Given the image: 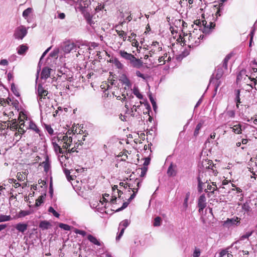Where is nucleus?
<instances>
[{"instance_id":"obj_1","label":"nucleus","mask_w":257,"mask_h":257,"mask_svg":"<svg viewBox=\"0 0 257 257\" xmlns=\"http://www.w3.org/2000/svg\"><path fill=\"white\" fill-rule=\"evenodd\" d=\"M214 166V164L212 161L210 160H203L201 164L202 172H200L198 177V190L199 192H201L204 187H205V184L204 182H206L207 179H203V174L206 170H208L211 167Z\"/></svg>"},{"instance_id":"obj_2","label":"nucleus","mask_w":257,"mask_h":257,"mask_svg":"<svg viewBox=\"0 0 257 257\" xmlns=\"http://www.w3.org/2000/svg\"><path fill=\"white\" fill-rule=\"evenodd\" d=\"M37 93L39 107L41 111L42 112L44 103L49 99V97L47 96L48 92L44 89L41 84H39L37 87Z\"/></svg>"},{"instance_id":"obj_3","label":"nucleus","mask_w":257,"mask_h":257,"mask_svg":"<svg viewBox=\"0 0 257 257\" xmlns=\"http://www.w3.org/2000/svg\"><path fill=\"white\" fill-rule=\"evenodd\" d=\"M57 139L58 142L63 143L62 148L65 149H68L69 148L72 142V138L71 136H68L67 135L64 136H57Z\"/></svg>"},{"instance_id":"obj_4","label":"nucleus","mask_w":257,"mask_h":257,"mask_svg":"<svg viewBox=\"0 0 257 257\" xmlns=\"http://www.w3.org/2000/svg\"><path fill=\"white\" fill-rule=\"evenodd\" d=\"M28 29L24 26H20L15 30L14 37L16 39L22 40L27 34Z\"/></svg>"},{"instance_id":"obj_5","label":"nucleus","mask_w":257,"mask_h":257,"mask_svg":"<svg viewBox=\"0 0 257 257\" xmlns=\"http://www.w3.org/2000/svg\"><path fill=\"white\" fill-rule=\"evenodd\" d=\"M162 44H160L159 42H153L151 47V50L149 52L150 56L152 57L154 54H158V53L162 51Z\"/></svg>"},{"instance_id":"obj_6","label":"nucleus","mask_w":257,"mask_h":257,"mask_svg":"<svg viewBox=\"0 0 257 257\" xmlns=\"http://www.w3.org/2000/svg\"><path fill=\"white\" fill-rule=\"evenodd\" d=\"M240 222V218L235 217L232 218H227L226 220L223 222V225L228 228L230 227L231 226L237 225Z\"/></svg>"},{"instance_id":"obj_7","label":"nucleus","mask_w":257,"mask_h":257,"mask_svg":"<svg viewBox=\"0 0 257 257\" xmlns=\"http://www.w3.org/2000/svg\"><path fill=\"white\" fill-rule=\"evenodd\" d=\"M79 48L77 45L72 42H66L64 43L63 47V50L66 53H69L73 50H77Z\"/></svg>"},{"instance_id":"obj_8","label":"nucleus","mask_w":257,"mask_h":257,"mask_svg":"<svg viewBox=\"0 0 257 257\" xmlns=\"http://www.w3.org/2000/svg\"><path fill=\"white\" fill-rule=\"evenodd\" d=\"M198 206L199 207V212L203 211V210L206 206V197L204 194L201 195L199 197V199H198Z\"/></svg>"},{"instance_id":"obj_9","label":"nucleus","mask_w":257,"mask_h":257,"mask_svg":"<svg viewBox=\"0 0 257 257\" xmlns=\"http://www.w3.org/2000/svg\"><path fill=\"white\" fill-rule=\"evenodd\" d=\"M197 36L194 34L189 33L188 36V40L190 44L189 46H192L193 47L198 46L200 43V40H196Z\"/></svg>"},{"instance_id":"obj_10","label":"nucleus","mask_w":257,"mask_h":257,"mask_svg":"<svg viewBox=\"0 0 257 257\" xmlns=\"http://www.w3.org/2000/svg\"><path fill=\"white\" fill-rule=\"evenodd\" d=\"M130 62L134 67L140 68L143 66V62L139 59L136 58L134 55L131 59Z\"/></svg>"},{"instance_id":"obj_11","label":"nucleus","mask_w":257,"mask_h":257,"mask_svg":"<svg viewBox=\"0 0 257 257\" xmlns=\"http://www.w3.org/2000/svg\"><path fill=\"white\" fill-rule=\"evenodd\" d=\"M171 57L170 56H168V54L166 52L163 56L159 57L158 60L159 65H163L165 64L166 61H171Z\"/></svg>"},{"instance_id":"obj_12","label":"nucleus","mask_w":257,"mask_h":257,"mask_svg":"<svg viewBox=\"0 0 257 257\" xmlns=\"http://www.w3.org/2000/svg\"><path fill=\"white\" fill-rule=\"evenodd\" d=\"M204 173L205 175L208 174L210 176H216L218 174L216 165L214 164L213 167H211L209 169L206 170Z\"/></svg>"},{"instance_id":"obj_13","label":"nucleus","mask_w":257,"mask_h":257,"mask_svg":"<svg viewBox=\"0 0 257 257\" xmlns=\"http://www.w3.org/2000/svg\"><path fill=\"white\" fill-rule=\"evenodd\" d=\"M119 55L123 59L131 61V59L133 57V55L131 53H128L127 52L124 50H120L118 52Z\"/></svg>"},{"instance_id":"obj_14","label":"nucleus","mask_w":257,"mask_h":257,"mask_svg":"<svg viewBox=\"0 0 257 257\" xmlns=\"http://www.w3.org/2000/svg\"><path fill=\"white\" fill-rule=\"evenodd\" d=\"M176 173V165L171 163L168 168L167 174L169 176H175Z\"/></svg>"},{"instance_id":"obj_15","label":"nucleus","mask_w":257,"mask_h":257,"mask_svg":"<svg viewBox=\"0 0 257 257\" xmlns=\"http://www.w3.org/2000/svg\"><path fill=\"white\" fill-rule=\"evenodd\" d=\"M90 4V0H81L79 5V8L80 11L83 12L85 11V9L88 8Z\"/></svg>"},{"instance_id":"obj_16","label":"nucleus","mask_w":257,"mask_h":257,"mask_svg":"<svg viewBox=\"0 0 257 257\" xmlns=\"http://www.w3.org/2000/svg\"><path fill=\"white\" fill-rule=\"evenodd\" d=\"M52 145L55 152L57 154H65L66 151L62 150L60 146L56 142H52Z\"/></svg>"},{"instance_id":"obj_17","label":"nucleus","mask_w":257,"mask_h":257,"mask_svg":"<svg viewBox=\"0 0 257 257\" xmlns=\"http://www.w3.org/2000/svg\"><path fill=\"white\" fill-rule=\"evenodd\" d=\"M28 129V127H26L25 128H24V127L18 126V129L16 131H17V132H16L15 134V137H19V139H20L21 138V136L20 135H22L24 134Z\"/></svg>"},{"instance_id":"obj_18","label":"nucleus","mask_w":257,"mask_h":257,"mask_svg":"<svg viewBox=\"0 0 257 257\" xmlns=\"http://www.w3.org/2000/svg\"><path fill=\"white\" fill-rule=\"evenodd\" d=\"M51 70V69L47 67L44 68L41 74V78L45 79L48 78L50 76Z\"/></svg>"},{"instance_id":"obj_19","label":"nucleus","mask_w":257,"mask_h":257,"mask_svg":"<svg viewBox=\"0 0 257 257\" xmlns=\"http://www.w3.org/2000/svg\"><path fill=\"white\" fill-rule=\"evenodd\" d=\"M15 228L19 231L24 232L27 229L28 225L25 223H19L16 225Z\"/></svg>"},{"instance_id":"obj_20","label":"nucleus","mask_w":257,"mask_h":257,"mask_svg":"<svg viewBox=\"0 0 257 257\" xmlns=\"http://www.w3.org/2000/svg\"><path fill=\"white\" fill-rule=\"evenodd\" d=\"M18 124L17 123L16 119H13L11 121H9L8 123V127L12 131H15L18 129Z\"/></svg>"},{"instance_id":"obj_21","label":"nucleus","mask_w":257,"mask_h":257,"mask_svg":"<svg viewBox=\"0 0 257 257\" xmlns=\"http://www.w3.org/2000/svg\"><path fill=\"white\" fill-rule=\"evenodd\" d=\"M27 123L28 124V129H31L34 131L36 133L39 134L40 130L35 123L32 121H29L27 122Z\"/></svg>"},{"instance_id":"obj_22","label":"nucleus","mask_w":257,"mask_h":257,"mask_svg":"<svg viewBox=\"0 0 257 257\" xmlns=\"http://www.w3.org/2000/svg\"><path fill=\"white\" fill-rule=\"evenodd\" d=\"M87 239L92 243L97 245L98 246H100L101 243L94 236H92L91 234H89L87 236Z\"/></svg>"},{"instance_id":"obj_23","label":"nucleus","mask_w":257,"mask_h":257,"mask_svg":"<svg viewBox=\"0 0 257 257\" xmlns=\"http://www.w3.org/2000/svg\"><path fill=\"white\" fill-rule=\"evenodd\" d=\"M51 223L46 220L41 221L39 224V227L42 228L43 230L48 229L51 227Z\"/></svg>"},{"instance_id":"obj_24","label":"nucleus","mask_w":257,"mask_h":257,"mask_svg":"<svg viewBox=\"0 0 257 257\" xmlns=\"http://www.w3.org/2000/svg\"><path fill=\"white\" fill-rule=\"evenodd\" d=\"M131 190L133 192V194L131 195L130 197L128 199V201L131 202L136 196V193L138 192V189H135V188H133V185H128V191H130Z\"/></svg>"},{"instance_id":"obj_25","label":"nucleus","mask_w":257,"mask_h":257,"mask_svg":"<svg viewBox=\"0 0 257 257\" xmlns=\"http://www.w3.org/2000/svg\"><path fill=\"white\" fill-rule=\"evenodd\" d=\"M230 128L232 129V132L236 134H241V125L239 124L234 125L232 127L230 126Z\"/></svg>"},{"instance_id":"obj_26","label":"nucleus","mask_w":257,"mask_h":257,"mask_svg":"<svg viewBox=\"0 0 257 257\" xmlns=\"http://www.w3.org/2000/svg\"><path fill=\"white\" fill-rule=\"evenodd\" d=\"M120 80L121 82L126 86L130 87L132 86V83L130 80L125 75L122 76Z\"/></svg>"},{"instance_id":"obj_27","label":"nucleus","mask_w":257,"mask_h":257,"mask_svg":"<svg viewBox=\"0 0 257 257\" xmlns=\"http://www.w3.org/2000/svg\"><path fill=\"white\" fill-rule=\"evenodd\" d=\"M28 49V48L26 46L22 45L17 49L18 53L20 55H23L27 51Z\"/></svg>"},{"instance_id":"obj_28","label":"nucleus","mask_w":257,"mask_h":257,"mask_svg":"<svg viewBox=\"0 0 257 257\" xmlns=\"http://www.w3.org/2000/svg\"><path fill=\"white\" fill-rule=\"evenodd\" d=\"M31 213L30 210H21L18 215V218H22L26 216L29 215Z\"/></svg>"},{"instance_id":"obj_29","label":"nucleus","mask_w":257,"mask_h":257,"mask_svg":"<svg viewBox=\"0 0 257 257\" xmlns=\"http://www.w3.org/2000/svg\"><path fill=\"white\" fill-rule=\"evenodd\" d=\"M212 185L214 186V187H212L211 185L209 184L207 185V188L205 189V191L207 192L208 190H210L212 193H213L215 190H216L217 189V187L216 183L213 182Z\"/></svg>"},{"instance_id":"obj_30","label":"nucleus","mask_w":257,"mask_h":257,"mask_svg":"<svg viewBox=\"0 0 257 257\" xmlns=\"http://www.w3.org/2000/svg\"><path fill=\"white\" fill-rule=\"evenodd\" d=\"M116 32L117 34L120 37L122 38L123 41H125L127 38V34L126 33L121 30H116Z\"/></svg>"},{"instance_id":"obj_31","label":"nucleus","mask_w":257,"mask_h":257,"mask_svg":"<svg viewBox=\"0 0 257 257\" xmlns=\"http://www.w3.org/2000/svg\"><path fill=\"white\" fill-rule=\"evenodd\" d=\"M33 12V9L31 8H28L27 9H26L23 12V17L25 19H27L29 15L31 14Z\"/></svg>"},{"instance_id":"obj_32","label":"nucleus","mask_w":257,"mask_h":257,"mask_svg":"<svg viewBox=\"0 0 257 257\" xmlns=\"http://www.w3.org/2000/svg\"><path fill=\"white\" fill-rule=\"evenodd\" d=\"M133 93L140 99H143V96L142 95L139 91V89L137 87H134L133 89Z\"/></svg>"},{"instance_id":"obj_33","label":"nucleus","mask_w":257,"mask_h":257,"mask_svg":"<svg viewBox=\"0 0 257 257\" xmlns=\"http://www.w3.org/2000/svg\"><path fill=\"white\" fill-rule=\"evenodd\" d=\"M231 55L229 54L227 55L223 60L222 67L226 70L227 69V63Z\"/></svg>"},{"instance_id":"obj_34","label":"nucleus","mask_w":257,"mask_h":257,"mask_svg":"<svg viewBox=\"0 0 257 257\" xmlns=\"http://www.w3.org/2000/svg\"><path fill=\"white\" fill-rule=\"evenodd\" d=\"M190 197V193L188 192L186 194V196L183 204V208L186 210L188 207V201Z\"/></svg>"},{"instance_id":"obj_35","label":"nucleus","mask_w":257,"mask_h":257,"mask_svg":"<svg viewBox=\"0 0 257 257\" xmlns=\"http://www.w3.org/2000/svg\"><path fill=\"white\" fill-rule=\"evenodd\" d=\"M223 71L222 68H218L217 69V72L215 75V78L217 80H219L222 76Z\"/></svg>"},{"instance_id":"obj_36","label":"nucleus","mask_w":257,"mask_h":257,"mask_svg":"<svg viewBox=\"0 0 257 257\" xmlns=\"http://www.w3.org/2000/svg\"><path fill=\"white\" fill-rule=\"evenodd\" d=\"M130 221H129L128 219H125V220L122 221L119 223V228L122 227V228H124L125 229V228L126 227H127L128 225L130 224Z\"/></svg>"},{"instance_id":"obj_37","label":"nucleus","mask_w":257,"mask_h":257,"mask_svg":"<svg viewBox=\"0 0 257 257\" xmlns=\"http://www.w3.org/2000/svg\"><path fill=\"white\" fill-rule=\"evenodd\" d=\"M12 219L10 215H0V222L11 220Z\"/></svg>"},{"instance_id":"obj_38","label":"nucleus","mask_w":257,"mask_h":257,"mask_svg":"<svg viewBox=\"0 0 257 257\" xmlns=\"http://www.w3.org/2000/svg\"><path fill=\"white\" fill-rule=\"evenodd\" d=\"M239 93H240L239 90H237L236 91L235 101H236V106H237V108H238V105L241 103L240 99L239 98Z\"/></svg>"},{"instance_id":"obj_39","label":"nucleus","mask_w":257,"mask_h":257,"mask_svg":"<svg viewBox=\"0 0 257 257\" xmlns=\"http://www.w3.org/2000/svg\"><path fill=\"white\" fill-rule=\"evenodd\" d=\"M242 209L245 212H248L250 211V207L248 203H244L242 205Z\"/></svg>"},{"instance_id":"obj_40","label":"nucleus","mask_w":257,"mask_h":257,"mask_svg":"<svg viewBox=\"0 0 257 257\" xmlns=\"http://www.w3.org/2000/svg\"><path fill=\"white\" fill-rule=\"evenodd\" d=\"M26 174L18 172L17 174V178L20 181H24L26 178Z\"/></svg>"},{"instance_id":"obj_41","label":"nucleus","mask_w":257,"mask_h":257,"mask_svg":"<svg viewBox=\"0 0 257 257\" xmlns=\"http://www.w3.org/2000/svg\"><path fill=\"white\" fill-rule=\"evenodd\" d=\"M149 99L151 102L154 111H156L157 108V106L155 100L151 95H150Z\"/></svg>"},{"instance_id":"obj_42","label":"nucleus","mask_w":257,"mask_h":257,"mask_svg":"<svg viewBox=\"0 0 257 257\" xmlns=\"http://www.w3.org/2000/svg\"><path fill=\"white\" fill-rule=\"evenodd\" d=\"M161 218L160 217H157L154 219V226H159L161 225Z\"/></svg>"},{"instance_id":"obj_43","label":"nucleus","mask_w":257,"mask_h":257,"mask_svg":"<svg viewBox=\"0 0 257 257\" xmlns=\"http://www.w3.org/2000/svg\"><path fill=\"white\" fill-rule=\"evenodd\" d=\"M48 211L52 213L54 216L58 218L60 216L59 214L52 207H50L48 209Z\"/></svg>"},{"instance_id":"obj_44","label":"nucleus","mask_w":257,"mask_h":257,"mask_svg":"<svg viewBox=\"0 0 257 257\" xmlns=\"http://www.w3.org/2000/svg\"><path fill=\"white\" fill-rule=\"evenodd\" d=\"M201 127H202V124L200 123H198L197 125V126L195 128V130L194 131V136H197L198 135L199 131H200V128H201Z\"/></svg>"},{"instance_id":"obj_45","label":"nucleus","mask_w":257,"mask_h":257,"mask_svg":"<svg viewBox=\"0 0 257 257\" xmlns=\"http://www.w3.org/2000/svg\"><path fill=\"white\" fill-rule=\"evenodd\" d=\"M200 249L196 247L193 253V257H199L200 255Z\"/></svg>"},{"instance_id":"obj_46","label":"nucleus","mask_w":257,"mask_h":257,"mask_svg":"<svg viewBox=\"0 0 257 257\" xmlns=\"http://www.w3.org/2000/svg\"><path fill=\"white\" fill-rule=\"evenodd\" d=\"M18 120V125L19 126H22L24 127V128H25L26 127H28V125H27V124H26V122H25L23 119L19 118Z\"/></svg>"},{"instance_id":"obj_47","label":"nucleus","mask_w":257,"mask_h":257,"mask_svg":"<svg viewBox=\"0 0 257 257\" xmlns=\"http://www.w3.org/2000/svg\"><path fill=\"white\" fill-rule=\"evenodd\" d=\"M141 104H142V102L140 101L139 102H138L135 104H133V107L132 108V111H137V109L140 107Z\"/></svg>"},{"instance_id":"obj_48","label":"nucleus","mask_w":257,"mask_h":257,"mask_svg":"<svg viewBox=\"0 0 257 257\" xmlns=\"http://www.w3.org/2000/svg\"><path fill=\"white\" fill-rule=\"evenodd\" d=\"M73 231L75 233L80 234L83 236H84L86 234V232L85 231L82 230H79V229H78L76 228H75Z\"/></svg>"},{"instance_id":"obj_49","label":"nucleus","mask_w":257,"mask_h":257,"mask_svg":"<svg viewBox=\"0 0 257 257\" xmlns=\"http://www.w3.org/2000/svg\"><path fill=\"white\" fill-rule=\"evenodd\" d=\"M59 227L65 230H70V226L67 224H63V223H60L59 224Z\"/></svg>"},{"instance_id":"obj_50","label":"nucleus","mask_w":257,"mask_h":257,"mask_svg":"<svg viewBox=\"0 0 257 257\" xmlns=\"http://www.w3.org/2000/svg\"><path fill=\"white\" fill-rule=\"evenodd\" d=\"M44 197L43 196H40L36 201V205L37 206H40L43 202Z\"/></svg>"},{"instance_id":"obj_51","label":"nucleus","mask_w":257,"mask_h":257,"mask_svg":"<svg viewBox=\"0 0 257 257\" xmlns=\"http://www.w3.org/2000/svg\"><path fill=\"white\" fill-rule=\"evenodd\" d=\"M130 202H124L122 205V206L120 208H119L118 209H117L116 211V212H118V211H120L123 209H124V208H125L128 205Z\"/></svg>"},{"instance_id":"obj_52","label":"nucleus","mask_w":257,"mask_h":257,"mask_svg":"<svg viewBox=\"0 0 257 257\" xmlns=\"http://www.w3.org/2000/svg\"><path fill=\"white\" fill-rule=\"evenodd\" d=\"M11 89L12 90V91L13 92V93H14V94L16 95V96H19V92H18V91L17 90L16 87H15V86L14 84H13L12 85H11Z\"/></svg>"},{"instance_id":"obj_53","label":"nucleus","mask_w":257,"mask_h":257,"mask_svg":"<svg viewBox=\"0 0 257 257\" xmlns=\"http://www.w3.org/2000/svg\"><path fill=\"white\" fill-rule=\"evenodd\" d=\"M114 64L118 68L121 69L123 67V65L116 59L114 60Z\"/></svg>"},{"instance_id":"obj_54","label":"nucleus","mask_w":257,"mask_h":257,"mask_svg":"<svg viewBox=\"0 0 257 257\" xmlns=\"http://www.w3.org/2000/svg\"><path fill=\"white\" fill-rule=\"evenodd\" d=\"M46 129L47 132L51 135L53 134V130L50 125H46Z\"/></svg>"},{"instance_id":"obj_55","label":"nucleus","mask_w":257,"mask_h":257,"mask_svg":"<svg viewBox=\"0 0 257 257\" xmlns=\"http://www.w3.org/2000/svg\"><path fill=\"white\" fill-rule=\"evenodd\" d=\"M136 75L139 77H141L143 78V79L145 80L146 79V77L142 73H141L139 71H137L136 72Z\"/></svg>"},{"instance_id":"obj_56","label":"nucleus","mask_w":257,"mask_h":257,"mask_svg":"<svg viewBox=\"0 0 257 257\" xmlns=\"http://www.w3.org/2000/svg\"><path fill=\"white\" fill-rule=\"evenodd\" d=\"M228 252L227 249H223L222 250L219 254V257H223L225 255L227 254V253Z\"/></svg>"},{"instance_id":"obj_57","label":"nucleus","mask_w":257,"mask_h":257,"mask_svg":"<svg viewBox=\"0 0 257 257\" xmlns=\"http://www.w3.org/2000/svg\"><path fill=\"white\" fill-rule=\"evenodd\" d=\"M150 159L149 158H146L145 159V161L143 164L144 166L147 167V166L150 164Z\"/></svg>"},{"instance_id":"obj_58","label":"nucleus","mask_w":257,"mask_h":257,"mask_svg":"<svg viewBox=\"0 0 257 257\" xmlns=\"http://www.w3.org/2000/svg\"><path fill=\"white\" fill-rule=\"evenodd\" d=\"M141 170H142V171H141V176L142 177L143 176H144L147 172V167H143V168H141Z\"/></svg>"},{"instance_id":"obj_59","label":"nucleus","mask_w":257,"mask_h":257,"mask_svg":"<svg viewBox=\"0 0 257 257\" xmlns=\"http://www.w3.org/2000/svg\"><path fill=\"white\" fill-rule=\"evenodd\" d=\"M65 174L67 177V178L68 180H70L71 179H73L71 177V176H70V172L69 170H64Z\"/></svg>"},{"instance_id":"obj_60","label":"nucleus","mask_w":257,"mask_h":257,"mask_svg":"<svg viewBox=\"0 0 257 257\" xmlns=\"http://www.w3.org/2000/svg\"><path fill=\"white\" fill-rule=\"evenodd\" d=\"M227 114L230 117H234L235 113L233 110H229L227 112Z\"/></svg>"},{"instance_id":"obj_61","label":"nucleus","mask_w":257,"mask_h":257,"mask_svg":"<svg viewBox=\"0 0 257 257\" xmlns=\"http://www.w3.org/2000/svg\"><path fill=\"white\" fill-rule=\"evenodd\" d=\"M252 234V232H247L245 234L241 236V239H244V238H248Z\"/></svg>"},{"instance_id":"obj_62","label":"nucleus","mask_w":257,"mask_h":257,"mask_svg":"<svg viewBox=\"0 0 257 257\" xmlns=\"http://www.w3.org/2000/svg\"><path fill=\"white\" fill-rule=\"evenodd\" d=\"M7 103H8V102L6 101L5 99H0V105L5 106Z\"/></svg>"},{"instance_id":"obj_63","label":"nucleus","mask_w":257,"mask_h":257,"mask_svg":"<svg viewBox=\"0 0 257 257\" xmlns=\"http://www.w3.org/2000/svg\"><path fill=\"white\" fill-rule=\"evenodd\" d=\"M0 64L2 65H7L8 64V61L6 59H2L0 62Z\"/></svg>"},{"instance_id":"obj_64","label":"nucleus","mask_w":257,"mask_h":257,"mask_svg":"<svg viewBox=\"0 0 257 257\" xmlns=\"http://www.w3.org/2000/svg\"><path fill=\"white\" fill-rule=\"evenodd\" d=\"M136 36V35L135 33H132L131 36L128 37L127 41L131 42L132 41V39L133 38H135Z\"/></svg>"}]
</instances>
